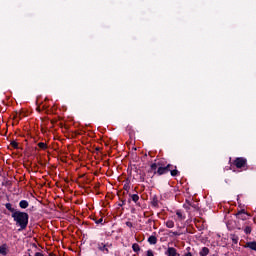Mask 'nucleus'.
<instances>
[{
    "mask_svg": "<svg viewBox=\"0 0 256 256\" xmlns=\"http://www.w3.org/2000/svg\"><path fill=\"white\" fill-rule=\"evenodd\" d=\"M12 218L19 225L20 229H26L29 223V214L25 212L16 211L12 214Z\"/></svg>",
    "mask_w": 256,
    "mask_h": 256,
    "instance_id": "1",
    "label": "nucleus"
},
{
    "mask_svg": "<svg viewBox=\"0 0 256 256\" xmlns=\"http://www.w3.org/2000/svg\"><path fill=\"white\" fill-rule=\"evenodd\" d=\"M171 165L163 166V164H160L158 167L157 173L158 175H165V173H169Z\"/></svg>",
    "mask_w": 256,
    "mask_h": 256,
    "instance_id": "2",
    "label": "nucleus"
},
{
    "mask_svg": "<svg viewBox=\"0 0 256 256\" xmlns=\"http://www.w3.org/2000/svg\"><path fill=\"white\" fill-rule=\"evenodd\" d=\"M246 164H247V160L245 158H237L235 160V166L238 169H241L242 167H245Z\"/></svg>",
    "mask_w": 256,
    "mask_h": 256,
    "instance_id": "3",
    "label": "nucleus"
},
{
    "mask_svg": "<svg viewBox=\"0 0 256 256\" xmlns=\"http://www.w3.org/2000/svg\"><path fill=\"white\" fill-rule=\"evenodd\" d=\"M237 217H238V219H242V221H245L249 217V214H247V212L242 210V211L237 213Z\"/></svg>",
    "mask_w": 256,
    "mask_h": 256,
    "instance_id": "4",
    "label": "nucleus"
},
{
    "mask_svg": "<svg viewBox=\"0 0 256 256\" xmlns=\"http://www.w3.org/2000/svg\"><path fill=\"white\" fill-rule=\"evenodd\" d=\"M166 255L168 256H179V253H177V249L173 248V247H169Z\"/></svg>",
    "mask_w": 256,
    "mask_h": 256,
    "instance_id": "5",
    "label": "nucleus"
},
{
    "mask_svg": "<svg viewBox=\"0 0 256 256\" xmlns=\"http://www.w3.org/2000/svg\"><path fill=\"white\" fill-rule=\"evenodd\" d=\"M9 253V248H7V246L5 244H3L2 246H0V255H7Z\"/></svg>",
    "mask_w": 256,
    "mask_h": 256,
    "instance_id": "6",
    "label": "nucleus"
},
{
    "mask_svg": "<svg viewBox=\"0 0 256 256\" xmlns=\"http://www.w3.org/2000/svg\"><path fill=\"white\" fill-rule=\"evenodd\" d=\"M246 247H248V249H251L252 251H256V242H248L246 243Z\"/></svg>",
    "mask_w": 256,
    "mask_h": 256,
    "instance_id": "7",
    "label": "nucleus"
},
{
    "mask_svg": "<svg viewBox=\"0 0 256 256\" xmlns=\"http://www.w3.org/2000/svg\"><path fill=\"white\" fill-rule=\"evenodd\" d=\"M98 249L100 251H103V253H109V249L107 248V245H105V244H99Z\"/></svg>",
    "mask_w": 256,
    "mask_h": 256,
    "instance_id": "8",
    "label": "nucleus"
},
{
    "mask_svg": "<svg viewBox=\"0 0 256 256\" xmlns=\"http://www.w3.org/2000/svg\"><path fill=\"white\" fill-rule=\"evenodd\" d=\"M160 165H161L160 162L153 163V164L151 165L152 171H154V173H157V171L159 170Z\"/></svg>",
    "mask_w": 256,
    "mask_h": 256,
    "instance_id": "9",
    "label": "nucleus"
},
{
    "mask_svg": "<svg viewBox=\"0 0 256 256\" xmlns=\"http://www.w3.org/2000/svg\"><path fill=\"white\" fill-rule=\"evenodd\" d=\"M19 206L21 209H27V207H29V202H27V200H22L20 201Z\"/></svg>",
    "mask_w": 256,
    "mask_h": 256,
    "instance_id": "10",
    "label": "nucleus"
},
{
    "mask_svg": "<svg viewBox=\"0 0 256 256\" xmlns=\"http://www.w3.org/2000/svg\"><path fill=\"white\" fill-rule=\"evenodd\" d=\"M176 215L178 221H183L185 219V215H183V213L179 210L176 212Z\"/></svg>",
    "mask_w": 256,
    "mask_h": 256,
    "instance_id": "11",
    "label": "nucleus"
},
{
    "mask_svg": "<svg viewBox=\"0 0 256 256\" xmlns=\"http://www.w3.org/2000/svg\"><path fill=\"white\" fill-rule=\"evenodd\" d=\"M148 242L150 243V245H155L157 243V237L155 236H150L148 238Z\"/></svg>",
    "mask_w": 256,
    "mask_h": 256,
    "instance_id": "12",
    "label": "nucleus"
},
{
    "mask_svg": "<svg viewBox=\"0 0 256 256\" xmlns=\"http://www.w3.org/2000/svg\"><path fill=\"white\" fill-rule=\"evenodd\" d=\"M200 255L201 256L209 255V248H207V247L202 248V250L200 251Z\"/></svg>",
    "mask_w": 256,
    "mask_h": 256,
    "instance_id": "13",
    "label": "nucleus"
},
{
    "mask_svg": "<svg viewBox=\"0 0 256 256\" xmlns=\"http://www.w3.org/2000/svg\"><path fill=\"white\" fill-rule=\"evenodd\" d=\"M166 226L168 227V229H173V227H175V222H173V220H168L166 222Z\"/></svg>",
    "mask_w": 256,
    "mask_h": 256,
    "instance_id": "14",
    "label": "nucleus"
},
{
    "mask_svg": "<svg viewBox=\"0 0 256 256\" xmlns=\"http://www.w3.org/2000/svg\"><path fill=\"white\" fill-rule=\"evenodd\" d=\"M132 249L135 253H138V251H141V248L139 247V244H133Z\"/></svg>",
    "mask_w": 256,
    "mask_h": 256,
    "instance_id": "15",
    "label": "nucleus"
},
{
    "mask_svg": "<svg viewBox=\"0 0 256 256\" xmlns=\"http://www.w3.org/2000/svg\"><path fill=\"white\" fill-rule=\"evenodd\" d=\"M38 147H39L40 149L45 150V149H47V144H46V143H43V142H40V143H38Z\"/></svg>",
    "mask_w": 256,
    "mask_h": 256,
    "instance_id": "16",
    "label": "nucleus"
},
{
    "mask_svg": "<svg viewBox=\"0 0 256 256\" xmlns=\"http://www.w3.org/2000/svg\"><path fill=\"white\" fill-rule=\"evenodd\" d=\"M132 201H134V203H137L139 201V195L133 194L132 195Z\"/></svg>",
    "mask_w": 256,
    "mask_h": 256,
    "instance_id": "17",
    "label": "nucleus"
},
{
    "mask_svg": "<svg viewBox=\"0 0 256 256\" xmlns=\"http://www.w3.org/2000/svg\"><path fill=\"white\" fill-rule=\"evenodd\" d=\"M244 233H246V235H249L251 233V227L247 226L245 229H244Z\"/></svg>",
    "mask_w": 256,
    "mask_h": 256,
    "instance_id": "18",
    "label": "nucleus"
},
{
    "mask_svg": "<svg viewBox=\"0 0 256 256\" xmlns=\"http://www.w3.org/2000/svg\"><path fill=\"white\" fill-rule=\"evenodd\" d=\"M177 173H179V171H177V170H171V175H172V177L177 176Z\"/></svg>",
    "mask_w": 256,
    "mask_h": 256,
    "instance_id": "19",
    "label": "nucleus"
},
{
    "mask_svg": "<svg viewBox=\"0 0 256 256\" xmlns=\"http://www.w3.org/2000/svg\"><path fill=\"white\" fill-rule=\"evenodd\" d=\"M6 209H8V211H13V207L9 203L6 204Z\"/></svg>",
    "mask_w": 256,
    "mask_h": 256,
    "instance_id": "20",
    "label": "nucleus"
},
{
    "mask_svg": "<svg viewBox=\"0 0 256 256\" xmlns=\"http://www.w3.org/2000/svg\"><path fill=\"white\" fill-rule=\"evenodd\" d=\"M96 223H97V225L103 223V218L98 219V220L96 221Z\"/></svg>",
    "mask_w": 256,
    "mask_h": 256,
    "instance_id": "21",
    "label": "nucleus"
},
{
    "mask_svg": "<svg viewBox=\"0 0 256 256\" xmlns=\"http://www.w3.org/2000/svg\"><path fill=\"white\" fill-rule=\"evenodd\" d=\"M147 256H154V255H153V251L148 250V251H147Z\"/></svg>",
    "mask_w": 256,
    "mask_h": 256,
    "instance_id": "22",
    "label": "nucleus"
},
{
    "mask_svg": "<svg viewBox=\"0 0 256 256\" xmlns=\"http://www.w3.org/2000/svg\"><path fill=\"white\" fill-rule=\"evenodd\" d=\"M11 145L12 147H17V142H12Z\"/></svg>",
    "mask_w": 256,
    "mask_h": 256,
    "instance_id": "23",
    "label": "nucleus"
},
{
    "mask_svg": "<svg viewBox=\"0 0 256 256\" xmlns=\"http://www.w3.org/2000/svg\"><path fill=\"white\" fill-rule=\"evenodd\" d=\"M184 256H193V255L190 252H188Z\"/></svg>",
    "mask_w": 256,
    "mask_h": 256,
    "instance_id": "24",
    "label": "nucleus"
},
{
    "mask_svg": "<svg viewBox=\"0 0 256 256\" xmlns=\"http://www.w3.org/2000/svg\"><path fill=\"white\" fill-rule=\"evenodd\" d=\"M127 225L130 226V223L128 222Z\"/></svg>",
    "mask_w": 256,
    "mask_h": 256,
    "instance_id": "25",
    "label": "nucleus"
}]
</instances>
